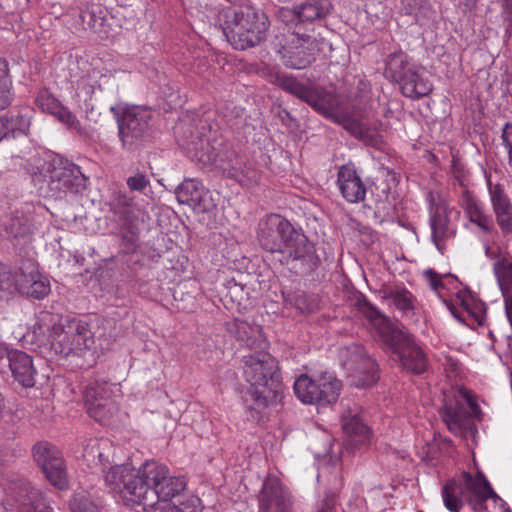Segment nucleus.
Returning <instances> with one entry per match:
<instances>
[{
	"label": "nucleus",
	"mask_w": 512,
	"mask_h": 512,
	"mask_svg": "<svg viewBox=\"0 0 512 512\" xmlns=\"http://www.w3.org/2000/svg\"><path fill=\"white\" fill-rule=\"evenodd\" d=\"M16 501L18 512H52L51 507L39 490L30 486L29 483H21Z\"/></svg>",
	"instance_id": "obj_27"
},
{
	"label": "nucleus",
	"mask_w": 512,
	"mask_h": 512,
	"mask_svg": "<svg viewBox=\"0 0 512 512\" xmlns=\"http://www.w3.org/2000/svg\"><path fill=\"white\" fill-rule=\"evenodd\" d=\"M332 8L329 0H306L297 6L300 24L320 22L331 13Z\"/></svg>",
	"instance_id": "obj_28"
},
{
	"label": "nucleus",
	"mask_w": 512,
	"mask_h": 512,
	"mask_svg": "<svg viewBox=\"0 0 512 512\" xmlns=\"http://www.w3.org/2000/svg\"><path fill=\"white\" fill-rule=\"evenodd\" d=\"M502 139L506 149L512 148V123H507L504 126Z\"/></svg>",
	"instance_id": "obj_47"
},
{
	"label": "nucleus",
	"mask_w": 512,
	"mask_h": 512,
	"mask_svg": "<svg viewBox=\"0 0 512 512\" xmlns=\"http://www.w3.org/2000/svg\"><path fill=\"white\" fill-rule=\"evenodd\" d=\"M501 6V16L507 33H512V0H505Z\"/></svg>",
	"instance_id": "obj_45"
},
{
	"label": "nucleus",
	"mask_w": 512,
	"mask_h": 512,
	"mask_svg": "<svg viewBox=\"0 0 512 512\" xmlns=\"http://www.w3.org/2000/svg\"><path fill=\"white\" fill-rule=\"evenodd\" d=\"M283 297L287 304L294 306L301 313H310L316 308L315 301L304 293L283 292Z\"/></svg>",
	"instance_id": "obj_37"
},
{
	"label": "nucleus",
	"mask_w": 512,
	"mask_h": 512,
	"mask_svg": "<svg viewBox=\"0 0 512 512\" xmlns=\"http://www.w3.org/2000/svg\"><path fill=\"white\" fill-rule=\"evenodd\" d=\"M459 205L463 209L468 221L475 225L483 236L497 235L495 222L485 210L483 203L468 189H464L459 198Z\"/></svg>",
	"instance_id": "obj_19"
},
{
	"label": "nucleus",
	"mask_w": 512,
	"mask_h": 512,
	"mask_svg": "<svg viewBox=\"0 0 512 512\" xmlns=\"http://www.w3.org/2000/svg\"><path fill=\"white\" fill-rule=\"evenodd\" d=\"M337 185L343 198L349 203H359L365 199L366 186L355 168L342 165L337 173Z\"/></svg>",
	"instance_id": "obj_23"
},
{
	"label": "nucleus",
	"mask_w": 512,
	"mask_h": 512,
	"mask_svg": "<svg viewBox=\"0 0 512 512\" xmlns=\"http://www.w3.org/2000/svg\"><path fill=\"white\" fill-rule=\"evenodd\" d=\"M103 447L99 450V452H97V455H96V461H97V464H105L106 462H108V456L105 455V453L102 451Z\"/></svg>",
	"instance_id": "obj_52"
},
{
	"label": "nucleus",
	"mask_w": 512,
	"mask_h": 512,
	"mask_svg": "<svg viewBox=\"0 0 512 512\" xmlns=\"http://www.w3.org/2000/svg\"><path fill=\"white\" fill-rule=\"evenodd\" d=\"M415 10H416V7H412V6H411V7H410V10H409V13H414V12H415Z\"/></svg>",
	"instance_id": "obj_57"
},
{
	"label": "nucleus",
	"mask_w": 512,
	"mask_h": 512,
	"mask_svg": "<svg viewBox=\"0 0 512 512\" xmlns=\"http://www.w3.org/2000/svg\"><path fill=\"white\" fill-rule=\"evenodd\" d=\"M366 316L377 327L384 345L397 358L401 367L414 375H421L429 369L427 354L415 338L396 327L374 307L368 305Z\"/></svg>",
	"instance_id": "obj_3"
},
{
	"label": "nucleus",
	"mask_w": 512,
	"mask_h": 512,
	"mask_svg": "<svg viewBox=\"0 0 512 512\" xmlns=\"http://www.w3.org/2000/svg\"><path fill=\"white\" fill-rule=\"evenodd\" d=\"M65 323L67 333L71 332L68 342L71 355H85L93 348L95 343L89 324L76 318L68 319Z\"/></svg>",
	"instance_id": "obj_24"
},
{
	"label": "nucleus",
	"mask_w": 512,
	"mask_h": 512,
	"mask_svg": "<svg viewBox=\"0 0 512 512\" xmlns=\"http://www.w3.org/2000/svg\"><path fill=\"white\" fill-rule=\"evenodd\" d=\"M36 106L44 113L54 116L69 129L80 131L81 125L76 116L46 88L41 89L35 99Z\"/></svg>",
	"instance_id": "obj_21"
},
{
	"label": "nucleus",
	"mask_w": 512,
	"mask_h": 512,
	"mask_svg": "<svg viewBox=\"0 0 512 512\" xmlns=\"http://www.w3.org/2000/svg\"><path fill=\"white\" fill-rule=\"evenodd\" d=\"M204 195L205 189L203 185L194 179L184 180L176 189L178 202L194 209H205L202 205Z\"/></svg>",
	"instance_id": "obj_29"
},
{
	"label": "nucleus",
	"mask_w": 512,
	"mask_h": 512,
	"mask_svg": "<svg viewBox=\"0 0 512 512\" xmlns=\"http://www.w3.org/2000/svg\"><path fill=\"white\" fill-rule=\"evenodd\" d=\"M2 119L6 122L7 134L10 133L15 136L16 134L26 135L30 128V117L21 113L11 116H2Z\"/></svg>",
	"instance_id": "obj_36"
},
{
	"label": "nucleus",
	"mask_w": 512,
	"mask_h": 512,
	"mask_svg": "<svg viewBox=\"0 0 512 512\" xmlns=\"http://www.w3.org/2000/svg\"><path fill=\"white\" fill-rule=\"evenodd\" d=\"M319 512H330V509H325V510L323 509V510H321Z\"/></svg>",
	"instance_id": "obj_58"
},
{
	"label": "nucleus",
	"mask_w": 512,
	"mask_h": 512,
	"mask_svg": "<svg viewBox=\"0 0 512 512\" xmlns=\"http://www.w3.org/2000/svg\"><path fill=\"white\" fill-rule=\"evenodd\" d=\"M484 252H485L486 257H488L490 259L497 260L499 257L502 256L491 247L488 240L484 242Z\"/></svg>",
	"instance_id": "obj_50"
},
{
	"label": "nucleus",
	"mask_w": 512,
	"mask_h": 512,
	"mask_svg": "<svg viewBox=\"0 0 512 512\" xmlns=\"http://www.w3.org/2000/svg\"><path fill=\"white\" fill-rule=\"evenodd\" d=\"M224 171L227 173L228 177L237 180L239 183H243V179H242L243 171L240 169V167H237L236 165H234L231 168H224Z\"/></svg>",
	"instance_id": "obj_48"
},
{
	"label": "nucleus",
	"mask_w": 512,
	"mask_h": 512,
	"mask_svg": "<svg viewBox=\"0 0 512 512\" xmlns=\"http://www.w3.org/2000/svg\"><path fill=\"white\" fill-rule=\"evenodd\" d=\"M105 482L120 494L126 506H142L144 510L155 508L160 501L171 500L186 488L184 478L170 475L166 465L154 460L146 461L138 469L129 465L111 467Z\"/></svg>",
	"instance_id": "obj_1"
},
{
	"label": "nucleus",
	"mask_w": 512,
	"mask_h": 512,
	"mask_svg": "<svg viewBox=\"0 0 512 512\" xmlns=\"http://www.w3.org/2000/svg\"><path fill=\"white\" fill-rule=\"evenodd\" d=\"M70 333L66 331V323L58 314L41 311L32 330V342L47 357L71 355L69 348Z\"/></svg>",
	"instance_id": "obj_8"
},
{
	"label": "nucleus",
	"mask_w": 512,
	"mask_h": 512,
	"mask_svg": "<svg viewBox=\"0 0 512 512\" xmlns=\"http://www.w3.org/2000/svg\"><path fill=\"white\" fill-rule=\"evenodd\" d=\"M276 83L281 89L306 102L325 117H330L339 105L336 94L322 86H307L288 75H278Z\"/></svg>",
	"instance_id": "obj_9"
},
{
	"label": "nucleus",
	"mask_w": 512,
	"mask_h": 512,
	"mask_svg": "<svg viewBox=\"0 0 512 512\" xmlns=\"http://www.w3.org/2000/svg\"><path fill=\"white\" fill-rule=\"evenodd\" d=\"M216 23L236 50H246L264 42L270 22L265 13L252 6L225 7L218 11Z\"/></svg>",
	"instance_id": "obj_2"
},
{
	"label": "nucleus",
	"mask_w": 512,
	"mask_h": 512,
	"mask_svg": "<svg viewBox=\"0 0 512 512\" xmlns=\"http://www.w3.org/2000/svg\"><path fill=\"white\" fill-rule=\"evenodd\" d=\"M71 512H99L95 504L82 495H75L70 501Z\"/></svg>",
	"instance_id": "obj_39"
},
{
	"label": "nucleus",
	"mask_w": 512,
	"mask_h": 512,
	"mask_svg": "<svg viewBox=\"0 0 512 512\" xmlns=\"http://www.w3.org/2000/svg\"><path fill=\"white\" fill-rule=\"evenodd\" d=\"M199 147H195L194 157L201 163L207 164L214 160L213 149H211L208 142L200 140Z\"/></svg>",
	"instance_id": "obj_41"
},
{
	"label": "nucleus",
	"mask_w": 512,
	"mask_h": 512,
	"mask_svg": "<svg viewBox=\"0 0 512 512\" xmlns=\"http://www.w3.org/2000/svg\"><path fill=\"white\" fill-rule=\"evenodd\" d=\"M11 87L8 63L6 60L0 59V110L7 108L12 102Z\"/></svg>",
	"instance_id": "obj_34"
},
{
	"label": "nucleus",
	"mask_w": 512,
	"mask_h": 512,
	"mask_svg": "<svg viewBox=\"0 0 512 512\" xmlns=\"http://www.w3.org/2000/svg\"><path fill=\"white\" fill-rule=\"evenodd\" d=\"M149 185V180L143 173H137L127 179V186L132 191H143Z\"/></svg>",
	"instance_id": "obj_43"
},
{
	"label": "nucleus",
	"mask_w": 512,
	"mask_h": 512,
	"mask_svg": "<svg viewBox=\"0 0 512 512\" xmlns=\"http://www.w3.org/2000/svg\"><path fill=\"white\" fill-rule=\"evenodd\" d=\"M384 76L389 81L399 84L402 94L412 99H419L432 91V84L425 76L424 69L414 64L402 51L388 55Z\"/></svg>",
	"instance_id": "obj_7"
},
{
	"label": "nucleus",
	"mask_w": 512,
	"mask_h": 512,
	"mask_svg": "<svg viewBox=\"0 0 512 512\" xmlns=\"http://www.w3.org/2000/svg\"><path fill=\"white\" fill-rule=\"evenodd\" d=\"M38 178L36 176L33 177V181L36 182Z\"/></svg>",
	"instance_id": "obj_60"
},
{
	"label": "nucleus",
	"mask_w": 512,
	"mask_h": 512,
	"mask_svg": "<svg viewBox=\"0 0 512 512\" xmlns=\"http://www.w3.org/2000/svg\"><path fill=\"white\" fill-rule=\"evenodd\" d=\"M118 204H121L125 207V209L121 212L123 214V217L125 218V220L127 222H132L133 221V216L131 215L132 214V211H133V199L132 198H128L126 196H120L118 198Z\"/></svg>",
	"instance_id": "obj_46"
},
{
	"label": "nucleus",
	"mask_w": 512,
	"mask_h": 512,
	"mask_svg": "<svg viewBox=\"0 0 512 512\" xmlns=\"http://www.w3.org/2000/svg\"><path fill=\"white\" fill-rule=\"evenodd\" d=\"M499 4H502L505 0H497Z\"/></svg>",
	"instance_id": "obj_59"
},
{
	"label": "nucleus",
	"mask_w": 512,
	"mask_h": 512,
	"mask_svg": "<svg viewBox=\"0 0 512 512\" xmlns=\"http://www.w3.org/2000/svg\"><path fill=\"white\" fill-rule=\"evenodd\" d=\"M107 445L106 440H91L86 447L84 448L83 457L91 464L97 465L96 455L97 452L103 447Z\"/></svg>",
	"instance_id": "obj_40"
},
{
	"label": "nucleus",
	"mask_w": 512,
	"mask_h": 512,
	"mask_svg": "<svg viewBox=\"0 0 512 512\" xmlns=\"http://www.w3.org/2000/svg\"><path fill=\"white\" fill-rule=\"evenodd\" d=\"M319 41L310 34L293 31L285 37V43L278 52L283 64L291 69H304L315 60Z\"/></svg>",
	"instance_id": "obj_11"
},
{
	"label": "nucleus",
	"mask_w": 512,
	"mask_h": 512,
	"mask_svg": "<svg viewBox=\"0 0 512 512\" xmlns=\"http://www.w3.org/2000/svg\"><path fill=\"white\" fill-rule=\"evenodd\" d=\"M342 429L355 446L364 444L370 437V430L364 424L357 408L348 409L341 418Z\"/></svg>",
	"instance_id": "obj_26"
},
{
	"label": "nucleus",
	"mask_w": 512,
	"mask_h": 512,
	"mask_svg": "<svg viewBox=\"0 0 512 512\" xmlns=\"http://www.w3.org/2000/svg\"><path fill=\"white\" fill-rule=\"evenodd\" d=\"M460 394H461L462 398L466 401L472 414L476 418H478L479 415L481 414V410H480L479 405L477 404V399H476L475 394L467 389H460Z\"/></svg>",
	"instance_id": "obj_44"
},
{
	"label": "nucleus",
	"mask_w": 512,
	"mask_h": 512,
	"mask_svg": "<svg viewBox=\"0 0 512 512\" xmlns=\"http://www.w3.org/2000/svg\"><path fill=\"white\" fill-rule=\"evenodd\" d=\"M7 136L8 134L6 122L2 119V117H0V141Z\"/></svg>",
	"instance_id": "obj_53"
},
{
	"label": "nucleus",
	"mask_w": 512,
	"mask_h": 512,
	"mask_svg": "<svg viewBox=\"0 0 512 512\" xmlns=\"http://www.w3.org/2000/svg\"><path fill=\"white\" fill-rule=\"evenodd\" d=\"M227 330L237 340L245 342L248 346L254 345L257 335H260L261 332L259 326L240 319H234L232 322L228 323Z\"/></svg>",
	"instance_id": "obj_32"
},
{
	"label": "nucleus",
	"mask_w": 512,
	"mask_h": 512,
	"mask_svg": "<svg viewBox=\"0 0 512 512\" xmlns=\"http://www.w3.org/2000/svg\"><path fill=\"white\" fill-rule=\"evenodd\" d=\"M384 299L390 301L403 314L414 313L417 305V298L405 287L387 288Z\"/></svg>",
	"instance_id": "obj_30"
},
{
	"label": "nucleus",
	"mask_w": 512,
	"mask_h": 512,
	"mask_svg": "<svg viewBox=\"0 0 512 512\" xmlns=\"http://www.w3.org/2000/svg\"><path fill=\"white\" fill-rule=\"evenodd\" d=\"M343 365L353 373L357 387H370L379 379L376 361L368 356L360 344H352L341 350Z\"/></svg>",
	"instance_id": "obj_14"
},
{
	"label": "nucleus",
	"mask_w": 512,
	"mask_h": 512,
	"mask_svg": "<svg viewBox=\"0 0 512 512\" xmlns=\"http://www.w3.org/2000/svg\"><path fill=\"white\" fill-rule=\"evenodd\" d=\"M507 151H508V154H509V163L512 166V148L507 149Z\"/></svg>",
	"instance_id": "obj_56"
},
{
	"label": "nucleus",
	"mask_w": 512,
	"mask_h": 512,
	"mask_svg": "<svg viewBox=\"0 0 512 512\" xmlns=\"http://www.w3.org/2000/svg\"><path fill=\"white\" fill-rule=\"evenodd\" d=\"M444 506L450 512H459L465 504L475 511L486 509L488 499L497 497L489 481L482 472L472 475L462 472L449 479L442 487Z\"/></svg>",
	"instance_id": "obj_6"
},
{
	"label": "nucleus",
	"mask_w": 512,
	"mask_h": 512,
	"mask_svg": "<svg viewBox=\"0 0 512 512\" xmlns=\"http://www.w3.org/2000/svg\"><path fill=\"white\" fill-rule=\"evenodd\" d=\"M16 269L0 263V299L16 293Z\"/></svg>",
	"instance_id": "obj_35"
},
{
	"label": "nucleus",
	"mask_w": 512,
	"mask_h": 512,
	"mask_svg": "<svg viewBox=\"0 0 512 512\" xmlns=\"http://www.w3.org/2000/svg\"><path fill=\"white\" fill-rule=\"evenodd\" d=\"M9 368L14 379L23 387L35 385L36 370L30 355L20 350H13L10 354Z\"/></svg>",
	"instance_id": "obj_25"
},
{
	"label": "nucleus",
	"mask_w": 512,
	"mask_h": 512,
	"mask_svg": "<svg viewBox=\"0 0 512 512\" xmlns=\"http://www.w3.org/2000/svg\"><path fill=\"white\" fill-rule=\"evenodd\" d=\"M257 239L270 253H284L293 260L304 258L312 247L307 237L279 214L266 215L259 221Z\"/></svg>",
	"instance_id": "obj_5"
},
{
	"label": "nucleus",
	"mask_w": 512,
	"mask_h": 512,
	"mask_svg": "<svg viewBox=\"0 0 512 512\" xmlns=\"http://www.w3.org/2000/svg\"><path fill=\"white\" fill-rule=\"evenodd\" d=\"M458 7H463L465 11L471 10L476 6L477 0H452Z\"/></svg>",
	"instance_id": "obj_49"
},
{
	"label": "nucleus",
	"mask_w": 512,
	"mask_h": 512,
	"mask_svg": "<svg viewBox=\"0 0 512 512\" xmlns=\"http://www.w3.org/2000/svg\"><path fill=\"white\" fill-rule=\"evenodd\" d=\"M461 303H462V306L464 307V309L469 312L470 309H469L468 303L465 300H462Z\"/></svg>",
	"instance_id": "obj_55"
},
{
	"label": "nucleus",
	"mask_w": 512,
	"mask_h": 512,
	"mask_svg": "<svg viewBox=\"0 0 512 512\" xmlns=\"http://www.w3.org/2000/svg\"><path fill=\"white\" fill-rule=\"evenodd\" d=\"M440 415L447 428L452 433L458 434L462 431L464 412L463 406L460 403H456L455 405H445L440 410Z\"/></svg>",
	"instance_id": "obj_33"
},
{
	"label": "nucleus",
	"mask_w": 512,
	"mask_h": 512,
	"mask_svg": "<svg viewBox=\"0 0 512 512\" xmlns=\"http://www.w3.org/2000/svg\"><path fill=\"white\" fill-rule=\"evenodd\" d=\"M243 375L250 385L249 393L255 405L266 408L276 403L282 392L278 361L267 352L245 356Z\"/></svg>",
	"instance_id": "obj_4"
},
{
	"label": "nucleus",
	"mask_w": 512,
	"mask_h": 512,
	"mask_svg": "<svg viewBox=\"0 0 512 512\" xmlns=\"http://www.w3.org/2000/svg\"><path fill=\"white\" fill-rule=\"evenodd\" d=\"M33 458L53 486L61 490L68 487L64 460L54 445L48 442L37 443L33 447Z\"/></svg>",
	"instance_id": "obj_15"
},
{
	"label": "nucleus",
	"mask_w": 512,
	"mask_h": 512,
	"mask_svg": "<svg viewBox=\"0 0 512 512\" xmlns=\"http://www.w3.org/2000/svg\"><path fill=\"white\" fill-rule=\"evenodd\" d=\"M488 184L496 224L504 236L512 235V202L500 184Z\"/></svg>",
	"instance_id": "obj_22"
},
{
	"label": "nucleus",
	"mask_w": 512,
	"mask_h": 512,
	"mask_svg": "<svg viewBox=\"0 0 512 512\" xmlns=\"http://www.w3.org/2000/svg\"><path fill=\"white\" fill-rule=\"evenodd\" d=\"M431 238L437 249L443 253L444 241L450 238L454 231L450 228L448 204L439 199L430 205Z\"/></svg>",
	"instance_id": "obj_20"
},
{
	"label": "nucleus",
	"mask_w": 512,
	"mask_h": 512,
	"mask_svg": "<svg viewBox=\"0 0 512 512\" xmlns=\"http://www.w3.org/2000/svg\"><path fill=\"white\" fill-rule=\"evenodd\" d=\"M493 273L503 298L512 295V256L503 255L493 263Z\"/></svg>",
	"instance_id": "obj_31"
},
{
	"label": "nucleus",
	"mask_w": 512,
	"mask_h": 512,
	"mask_svg": "<svg viewBox=\"0 0 512 512\" xmlns=\"http://www.w3.org/2000/svg\"><path fill=\"white\" fill-rule=\"evenodd\" d=\"M14 349H9L6 345L0 343V361L7 359L10 362V354Z\"/></svg>",
	"instance_id": "obj_51"
},
{
	"label": "nucleus",
	"mask_w": 512,
	"mask_h": 512,
	"mask_svg": "<svg viewBox=\"0 0 512 512\" xmlns=\"http://www.w3.org/2000/svg\"><path fill=\"white\" fill-rule=\"evenodd\" d=\"M16 293L43 299L50 293V282L33 262H25L16 269Z\"/></svg>",
	"instance_id": "obj_18"
},
{
	"label": "nucleus",
	"mask_w": 512,
	"mask_h": 512,
	"mask_svg": "<svg viewBox=\"0 0 512 512\" xmlns=\"http://www.w3.org/2000/svg\"><path fill=\"white\" fill-rule=\"evenodd\" d=\"M84 404L87 413L95 421L108 424L117 412L112 399V390L105 380H94L84 389Z\"/></svg>",
	"instance_id": "obj_13"
},
{
	"label": "nucleus",
	"mask_w": 512,
	"mask_h": 512,
	"mask_svg": "<svg viewBox=\"0 0 512 512\" xmlns=\"http://www.w3.org/2000/svg\"><path fill=\"white\" fill-rule=\"evenodd\" d=\"M150 119V111L137 106L125 109L117 116L118 136L124 149L133 150L142 143Z\"/></svg>",
	"instance_id": "obj_12"
},
{
	"label": "nucleus",
	"mask_w": 512,
	"mask_h": 512,
	"mask_svg": "<svg viewBox=\"0 0 512 512\" xmlns=\"http://www.w3.org/2000/svg\"><path fill=\"white\" fill-rule=\"evenodd\" d=\"M259 512H294L290 490L275 475H268L258 493Z\"/></svg>",
	"instance_id": "obj_16"
},
{
	"label": "nucleus",
	"mask_w": 512,
	"mask_h": 512,
	"mask_svg": "<svg viewBox=\"0 0 512 512\" xmlns=\"http://www.w3.org/2000/svg\"><path fill=\"white\" fill-rule=\"evenodd\" d=\"M4 410H5V401H4V397L0 393V419L3 417Z\"/></svg>",
	"instance_id": "obj_54"
},
{
	"label": "nucleus",
	"mask_w": 512,
	"mask_h": 512,
	"mask_svg": "<svg viewBox=\"0 0 512 512\" xmlns=\"http://www.w3.org/2000/svg\"><path fill=\"white\" fill-rule=\"evenodd\" d=\"M294 393L306 404H332L340 395L341 382L330 373H322L316 379L300 375L294 383Z\"/></svg>",
	"instance_id": "obj_10"
},
{
	"label": "nucleus",
	"mask_w": 512,
	"mask_h": 512,
	"mask_svg": "<svg viewBox=\"0 0 512 512\" xmlns=\"http://www.w3.org/2000/svg\"><path fill=\"white\" fill-rule=\"evenodd\" d=\"M276 18L287 26H294V31L301 32V24L299 21V14L297 6L294 8L280 7L276 11Z\"/></svg>",
	"instance_id": "obj_38"
},
{
	"label": "nucleus",
	"mask_w": 512,
	"mask_h": 512,
	"mask_svg": "<svg viewBox=\"0 0 512 512\" xmlns=\"http://www.w3.org/2000/svg\"><path fill=\"white\" fill-rule=\"evenodd\" d=\"M48 188L52 196L60 197L68 192L78 193L85 186V177L73 163L60 161L48 170Z\"/></svg>",
	"instance_id": "obj_17"
},
{
	"label": "nucleus",
	"mask_w": 512,
	"mask_h": 512,
	"mask_svg": "<svg viewBox=\"0 0 512 512\" xmlns=\"http://www.w3.org/2000/svg\"><path fill=\"white\" fill-rule=\"evenodd\" d=\"M425 279L427 280L431 289L437 293H440V290L444 288V284L442 282V276L435 272L433 269H427L423 272Z\"/></svg>",
	"instance_id": "obj_42"
}]
</instances>
